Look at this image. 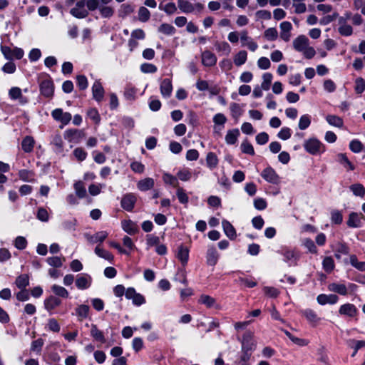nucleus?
<instances>
[{
    "mask_svg": "<svg viewBox=\"0 0 365 365\" xmlns=\"http://www.w3.org/2000/svg\"><path fill=\"white\" fill-rule=\"evenodd\" d=\"M121 227L125 232L130 235L136 234L139 230L138 225L130 220H123Z\"/></svg>",
    "mask_w": 365,
    "mask_h": 365,
    "instance_id": "aec40b11",
    "label": "nucleus"
},
{
    "mask_svg": "<svg viewBox=\"0 0 365 365\" xmlns=\"http://www.w3.org/2000/svg\"><path fill=\"white\" fill-rule=\"evenodd\" d=\"M338 161L347 170H354L355 167L354 165L349 161L346 155L344 153H339L337 156Z\"/></svg>",
    "mask_w": 365,
    "mask_h": 365,
    "instance_id": "c03bdc74",
    "label": "nucleus"
},
{
    "mask_svg": "<svg viewBox=\"0 0 365 365\" xmlns=\"http://www.w3.org/2000/svg\"><path fill=\"white\" fill-rule=\"evenodd\" d=\"M158 31L165 35H173L176 30L173 26L169 24H163L158 28Z\"/></svg>",
    "mask_w": 365,
    "mask_h": 365,
    "instance_id": "8fccbe9b",
    "label": "nucleus"
},
{
    "mask_svg": "<svg viewBox=\"0 0 365 365\" xmlns=\"http://www.w3.org/2000/svg\"><path fill=\"white\" fill-rule=\"evenodd\" d=\"M125 297L128 299H131L133 304L136 306H140L145 303V297L142 294L137 293L133 287H129L126 289Z\"/></svg>",
    "mask_w": 365,
    "mask_h": 365,
    "instance_id": "0eeeda50",
    "label": "nucleus"
},
{
    "mask_svg": "<svg viewBox=\"0 0 365 365\" xmlns=\"http://www.w3.org/2000/svg\"><path fill=\"white\" fill-rule=\"evenodd\" d=\"M46 328L53 332H59L61 329L60 324L57 322V320L54 318H51L48 320V323L46 324Z\"/></svg>",
    "mask_w": 365,
    "mask_h": 365,
    "instance_id": "680f3d73",
    "label": "nucleus"
},
{
    "mask_svg": "<svg viewBox=\"0 0 365 365\" xmlns=\"http://www.w3.org/2000/svg\"><path fill=\"white\" fill-rule=\"evenodd\" d=\"M113 0H87L86 1V5L87 7V10L89 11H93L96 9L99 10V7L101 5L100 2L102 4H108L112 2Z\"/></svg>",
    "mask_w": 365,
    "mask_h": 365,
    "instance_id": "cd10ccee",
    "label": "nucleus"
},
{
    "mask_svg": "<svg viewBox=\"0 0 365 365\" xmlns=\"http://www.w3.org/2000/svg\"><path fill=\"white\" fill-rule=\"evenodd\" d=\"M44 308L49 312H52L56 307L61 304V300L56 296H49L45 299Z\"/></svg>",
    "mask_w": 365,
    "mask_h": 365,
    "instance_id": "f3484780",
    "label": "nucleus"
},
{
    "mask_svg": "<svg viewBox=\"0 0 365 365\" xmlns=\"http://www.w3.org/2000/svg\"><path fill=\"white\" fill-rule=\"evenodd\" d=\"M159 9L164 11L168 15H171L177 11V6L173 2H170L165 5L160 4L159 5Z\"/></svg>",
    "mask_w": 365,
    "mask_h": 365,
    "instance_id": "3c124183",
    "label": "nucleus"
},
{
    "mask_svg": "<svg viewBox=\"0 0 365 365\" xmlns=\"http://www.w3.org/2000/svg\"><path fill=\"white\" fill-rule=\"evenodd\" d=\"M281 255L284 256V261L289 266L296 265L299 258V254L297 251L292 249L284 247L281 251Z\"/></svg>",
    "mask_w": 365,
    "mask_h": 365,
    "instance_id": "7ed1b4c3",
    "label": "nucleus"
},
{
    "mask_svg": "<svg viewBox=\"0 0 365 365\" xmlns=\"http://www.w3.org/2000/svg\"><path fill=\"white\" fill-rule=\"evenodd\" d=\"M220 255L217 249L214 247H210L207 249L206 253V262L209 266L214 267L218 262Z\"/></svg>",
    "mask_w": 365,
    "mask_h": 365,
    "instance_id": "2eb2a0df",
    "label": "nucleus"
},
{
    "mask_svg": "<svg viewBox=\"0 0 365 365\" xmlns=\"http://www.w3.org/2000/svg\"><path fill=\"white\" fill-rule=\"evenodd\" d=\"M75 283L78 289H87L91 286L92 277L88 274H78L76 277Z\"/></svg>",
    "mask_w": 365,
    "mask_h": 365,
    "instance_id": "1a4fd4ad",
    "label": "nucleus"
},
{
    "mask_svg": "<svg viewBox=\"0 0 365 365\" xmlns=\"http://www.w3.org/2000/svg\"><path fill=\"white\" fill-rule=\"evenodd\" d=\"M137 89L130 86H127L124 91V97L127 101H134L136 97Z\"/></svg>",
    "mask_w": 365,
    "mask_h": 365,
    "instance_id": "13d9d810",
    "label": "nucleus"
},
{
    "mask_svg": "<svg viewBox=\"0 0 365 365\" xmlns=\"http://www.w3.org/2000/svg\"><path fill=\"white\" fill-rule=\"evenodd\" d=\"M137 198L133 193H128L125 195L120 201V205L123 209L128 212H131L136 203Z\"/></svg>",
    "mask_w": 365,
    "mask_h": 365,
    "instance_id": "9d476101",
    "label": "nucleus"
},
{
    "mask_svg": "<svg viewBox=\"0 0 365 365\" xmlns=\"http://www.w3.org/2000/svg\"><path fill=\"white\" fill-rule=\"evenodd\" d=\"M240 133L237 128L229 130L227 132L225 140L227 144L234 145L237 143Z\"/></svg>",
    "mask_w": 365,
    "mask_h": 365,
    "instance_id": "c85d7f7f",
    "label": "nucleus"
},
{
    "mask_svg": "<svg viewBox=\"0 0 365 365\" xmlns=\"http://www.w3.org/2000/svg\"><path fill=\"white\" fill-rule=\"evenodd\" d=\"M35 140L31 136H26L22 142L21 147L25 153H31L34 147Z\"/></svg>",
    "mask_w": 365,
    "mask_h": 365,
    "instance_id": "2f4dec72",
    "label": "nucleus"
},
{
    "mask_svg": "<svg viewBox=\"0 0 365 365\" xmlns=\"http://www.w3.org/2000/svg\"><path fill=\"white\" fill-rule=\"evenodd\" d=\"M73 187L76 194L79 198H83L86 196V190L82 181L76 182Z\"/></svg>",
    "mask_w": 365,
    "mask_h": 365,
    "instance_id": "49530a36",
    "label": "nucleus"
},
{
    "mask_svg": "<svg viewBox=\"0 0 365 365\" xmlns=\"http://www.w3.org/2000/svg\"><path fill=\"white\" fill-rule=\"evenodd\" d=\"M178 6L182 12L185 14L194 11L193 4L185 0H178Z\"/></svg>",
    "mask_w": 365,
    "mask_h": 365,
    "instance_id": "72a5a7b5",
    "label": "nucleus"
},
{
    "mask_svg": "<svg viewBox=\"0 0 365 365\" xmlns=\"http://www.w3.org/2000/svg\"><path fill=\"white\" fill-rule=\"evenodd\" d=\"M322 266L327 273H330L334 269V259L331 257H326L323 259Z\"/></svg>",
    "mask_w": 365,
    "mask_h": 365,
    "instance_id": "4d7b16f0",
    "label": "nucleus"
},
{
    "mask_svg": "<svg viewBox=\"0 0 365 365\" xmlns=\"http://www.w3.org/2000/svg\"><path fill=\"white\" fill-rule=\"evenodd\" d=\"M280 38L285 42H288L291 38V31L292 25L289 21H283L279 24Z\"/></svg>",
    "mask_w": 365,
    "mask_h": 365,
    "instance_id": "4468645a",
    "label": "nucleus"
},
{
    "mask_svg": "<svg viewBox=\"0 0 365 365\" xmlns=\"http://www.w3.org/2000/svg\"><path fill=\"white\" fill-rule=\"evenodd\" d=\"M242 152L251 155H255V150L252 145L247 140H244L241 144Z\"/></svg>",
    "mask_w": 365,
    "mask_h": 365,
    "instance_id": "0e129e2a",
    "label": "nucleus"
},
{
    "mask_svg": "<svg viewBox=\"0 0 365 365\" xmlns=\"http://www.w3.org/2000/svg\"><path fill=\"white\" fill-rule=\"evenodd\" d=\"M264 37L268 41H275L278 37V32L275 28H269L264 32Z\"/></svg>",
    "mask_w": 365,
    "mask_h": 365,
    "instance_id": "052dcab7",
    "label": "nucleus"
},
{
    "mask_svg": "<svg viewBox=\"0 0 365 365\" xmlns=\"http://www.w3.org/2000/svg\"><path fill=\"white\" fill-rule=\"evenodd\" d=\"M9 96L13 101L18 100L21 105H24L29 102L28 98L23 96L21 89L16 86L9 89Z\"/></svg>",
    "mask_w": 365,
    "mask_h": 365,
    "instance_id": "ddd939ff",
    "label": "nucleus"
},
{
    "mask_svg": "<svg viewBox=\"0 0 365 365\" xmlns=\"http://www.w3.org/2000/svg\"><path fill=\"white\" fill-rule=\"evenodd\" d=\"M339 313L341 315L354 317L357 314L358 309L354 304L346 303L339 307Z\"/></svg>",
    "mask_w": 365,
    "mask_h": 365,
    "instance_id": "dca6fc26",
    "label": "nucleus"
},
{
    "mask_svg": "<svg viewBox=\"0 0 365 365\" xmlns=\"http://www.w3.org/2000/svg\"><path fill=\"white\" fill-rule=\"evenodd\" d=\"M177 176L182 181H188L192 178V173L188 168H184L178 172Z\"/></svg>",
    "mask_w": 365,
    "mask_h": 365,
    "instance_id": "774afa93",
    "label": "nucleus"
},
{
    "mask_svg": "<svg viewBox=\"0 0 365 365\" xmlns=\"http://www.w3.org/2000/svg\"><path fill=\"white\" fill-rule=\"evenodd\" d=\"M215 46L217 51L223 52L226 55H228L231 51V48L228 43L225 41L216 42Z\"/></svg>",
    "mask_w": 365,
    "mask_h": 365,
    "instance_id": "6e6d98bb",
    "label": "nucleus"
},
{
    "mask_svg": "<svg viewBox=\"0 0 365 365\" xmlns=\"http://www.w3.org/2000/svg\"><path fill=\"white\" fill-rule=\"evenodd\" d=\"M326 120L329 125L334 127L341 128L344 125L342 118L335 115H327Z\"/></svg>",
    "mask_w": 365,
    "mask_h": 365,
    "instance_id": "a19ab883",
    "label": "nucleus"
},
{
    "mask_svg": "<svg viewBox=\"0 0 365 365\" xmlns=\"http://www.w3.org/2000/svg\"><path fill=\"white\" fill-rule=\"evenodd\" d=\"M328 289L330 292L338 293L341 295L348 294V288L344 284L333 282L328 285Z\"/></svg>",
    "mask_w": 365,
    "mask_h": 365,
    "instance_id": "393cba45",
    "label": "nucleus"
},
{
    "mask_svg": "<svg viewBox=\"0 0 365 365\" xmlns=\"http://www.w3.org/2000/svg\"><path fill=\"white\" fill-rule=\"evenodd\" d=\"M108 234L106 231H100L91 235L90 234H85V237L87 241L91 244L97 242L102 243L108 237Z\"/></svg>",
    "mask_w": 365,
    "mask_h": 365,
    "instance_id": "a211bd4d",
    "label": "nucleus"
},
{
    "mask_svg": "<svg viewBox=\"0 0 365 365\" xmlns=\"http://www.w3.org/2000/svg\"><path fill=\"white\" fill-rule=\"evenodd\" d=\"M311 124V117L307 114L302 115L299 120V128L300 130L307 129Z\"/></svg>",
    "mask_w": 365,
    "mask_h": 365,
    "instance_id": "bf43d9fd",
    "label": "nucleus"
},
{
    "mask_svg": "<svg viewBox=\"0 0 365 365\" xmlns=\"http://www.w3.org/2000/svg\"><path fill=\"white\" fill-rule=\"evenodd\" d=\"M94 252L95 254L101 258L108 260L110 262H112L113 261V255L108 250H106L101 247L100 245L96 247Z\"/></svg>",
    "mask_w": 365,
    "mask_h": 365,
    "instance_id": "7c9ffc66",
    "label": "nucleus"
},
{
    "mask_svg": "<svg viewBox=\"0 0 365 365\" xmlns=\"http://www.w3.org/2000/svg\"><path fill=\"white\" fill-rule=\"evenodd\" d=\"M261 176L267 182L272 184H279L280 182V178L276 171L271 167H267L262 170Z\"/></svg>",
    "mask_w": 365,
    "mask_h": 365,
    "instance_id": "423d86ee",
    "label": "nucleus"
},
{
    "mask_svg": "<svg viewBox=\"0 0 365 365\" xmlns=\"http://www.w3.org/2000/svg\"><path fill=\"white\" fill-rule=\"evenodd\" d=\"M92 93L93 98L100 102L104 97V89L99 81H96L92 86Z\"/></svg>",
    "mask_w": 365,
    "mask_h": 365,
    "instance_id": "4be33fe9",
    "label": "nucleus"
},
{
    "mask_svg": "<svg viewBox=\"0 0 365 365\" xmlns=\"http://www.w3.org/2000/svg\"><path fill=\"white\" fill-rule=\"evenodd\" d=\"M91 336L96 341H98L101 344H104L106 342V338L103 332L101 331L96 324H93L91 326Z\"/></svg>",
    "mask_w": 365,
    "mask_h": 365,
    "instance_id": "bb28decb",
    "label": "nucleus"
},
{
    "mask_svg": "<svg viewBox=\"0 0 365 365\" xmlns=\"http://www.w3.org/2000/svg\"><path fill=\"white\" fill-rule=\"evenodd\" d=\"M64 261V258L61 259L59 257H50L46 259L47 263L53 267H61L63 264V262Z\"/></svg>",
    "mask_w": 365,
    "mask_h": 365,
    "instance_id": "e2e57ef3",
    "label": "nucleus"
},
{
    "mask_svg": "<svg viewBox=\"0 0 365 365\" xmlns=\"http://www.w3.org/2000/svg\"><path fill=\"white\" fill-rule=\"evenodd\" d=\"M255 346L253 334L250 331H246L242 336V351H247L252 353L255 350Z\"/></svg>",
    "mask_w": 365,
    "mask_h": 365,
    "instance_id": "6e6552de",
    "label": "nucleus"
},
{
    "mask_svg": "<svg viewBox=\"0 0 365 365\" xmlns=\"http://www.w3.org/2000/svg\"><path fill=\"white\" fill-rule=\"evenodd\" d=\"M39 89L41 94L46 98H51L54 94V84L51 78L46 74L39 77Z\"/></svg>",
    "mask_w": 365,
    "mask_h": 365,
    "instance_id": "f257e3e1",
    "label": "nucleus"
},
{
    "mask_svg": "<svg viewBox=\"0 0 365 365\" xmlns=\"http://www.w3.org/2000/svg\"><path fill=\"white\" fill-rule=\"evenodd\" d=\"M15 284L19 289H24L29 284V277L28 274H23L18 276Z\"/></svg>",
    "mask_w": 365,
    "mask_h": 365,
    "instance_id": "58836bf2",
    "label": "nucleus"
},
{
    "mask_svg": "<svg viewBox=\"0 0 365 365\" xmlns=\"http://www.w3.org/2000/svg\"><path fill=\"white\" fill-rule=\"evenodd\" d=\"M160 93L163 97L168 98L171 96L173 91L172 81L169 78L162 81L160 86Z\"/></svg>",
    "mask_w": 365,
    "mask_h": 365,
    "instance_id": "412c9836",
    "label": "nucleus"
},
{
    "mask_svg": "<svg viewBox=\"0 0 365 365\" xmlns=\"http://www.w3.org/2000/svg\"><path fill=\"white\" fill-rule=\"evenodd\" d=\"M98 11L101 17L106 19L111 18L115 13L114 9L110 6H107V4L101 5Z\"/></svg>",
    "mask_w": 365,
    "mask_h": 365,
    "instance_id": "473e14b6",
    "label": "nucleus"
},
{
    "mask_svg": "<svg viewBox=\"0 0 365 365\" xmlns=\"http://www.w3.org/2000/svg\"><path fill=\"white\" fill-rule=\"evenodd\" d=\"M19 178L25 182H34L35 180L34 177V173L29 170H20L19 171Z\"/></svg>",
    "mask_w": 365,
    "mask_h": 365,
    "instance_id": "f704fd0d",
    "label": "nucleus"
},
{
    "mask_svg": "<svg viewBox=\"0 0 365 365\" xmlns=\"http://www.w3.org/2000/svg\"><path fill=\"white\" fill-rule=\"evenodd\" d=\"M284 334L293 343L298 346H307L309 343L307 340L294 336L288 331H284Z\"/></svg>",
    "mask_w": 365,
    "mask_h": 365,
    "instance_id": "de8ad7c7",
    "label": "nucleus"
},
{
    "mask_svg": "<svg viewBox=\"0 0 365 365\" xmlns=\"http://www.w3.org/2000/svg\"><path fill=\"white\" fill-rule=\"evenodd\" d=\"M84 137V133L77 129H68L64 132V138L68 142L78 143Z\"/></svg>",
    "mask_w": 365,
    "mask_h": 365,
    "instance_id": "9b49d317",
    "label": "nucleus"
},
{
    "mask_svg": "<svg viewBox=\"0 0 365 365\" xmlns=\"http://www.w3.org/2000/svg\"><path fill=\"white\" fill-rule=\"evenodd\" d=\"M262 82L261 87L264 91H268L272 81V74L270 73H265L262 75Z\"/></svg>",
    "mask_w": 365,
    "mask_h": 365,
    "instance_id": "864d4df0",
    "label": "nucleus"
},
{
    "mask_svg": "<svg viewBox=\"0 0 365 365\" xmlns=\"http://www.w3.org/2000/svg\"><path fill=\"white\" fill-rule=\"evenodd\" d=\"M155 182L151 178H146L143 180L138 181L137 183V187L140 191H147L152 189L154 187Z\"/></svg>",
    "mask_w": 365,
    "mask_h": 365,
    "instance_id": "c756f323",
    "label": "nucleus"
},
{
    "mask_svg": "<svg viewBox=\"0 0 365 365\" xmlns=\"http://www.w3.org/2000/svg\"><path fill=\"white\" fill-rule=\"evenodd\" d=\"M163 180L166 184H168L174 187H179L178 178L170 174L165 173L163 176Z\"/></svg>",
    "mask_w": 365,
    "mask_h": 365,
    "instance_id": "5fc2aeb1",
    "label": "nucleus"
},
{
    "mask_svg": "<svg viewBox=\"0 0 365 365\" xmlns=\"http://www.w3.org/2000/svg\"><path fill=\"white\" fill-rule=\"evenodd\" d=\"M308 46L309 39L304 35L299 36L293 41V47L299 52H303Z\"/></svg>",
    "mask_w": 365,
    "mask_h": 365,
    "instance_id": "6ab92c4d",
    "label": "nucleus"
},
{
    "mask_svg": "<svg viewBox=\"0 0 365 365\" xmlns=\"http://www.w3.org/2000/svg\"><path fill=\"white\" fill-rule=\"evenodd\" d=\"M53 118L61 123L63 125L69 123L72 119L71 114L68 112H63L61 108H56L51 112Z\"/></svg>",
    "mask_w": 365,
    "mask_h": 365,
    "instance_id": "39448f33",
    "label": "nucleus"
},
{
    "mask_svg": "<svg viewBox=\"0 0 365 365\" xmlns=\"http://www.w3.org/2000/svg\"><path fill=\"white\" fill-rule=\"evenodd\" d=\"M206 163L207 166L211 170L217 166L218 158L215 153L210 152L207 153L206 156Z\"/></svg>",
    "mask_w": 365,
    "mask_h": 365,
    "instance_id": "79ce46f5",
    "label": "nucleus"
},
{
    "mask_svg": "<svg viewBox=\"0 0 365 365\" xmlns=\"http://www.w3.org/2000/svg\"><path fill=\"white\" fill-rule=\"evenodd\" d=\"M178 258L182 265H185L189 258V250L187 247H180L178 252Z\"/></svg>",
    "mask_w": 365,
    "mask_h": 365,
    "instance_id": "a18cd8bd",
    "label": "nucleus"
},
{
    "mask_svg": "<svg viewBox=\"0 0 365 365\" xmlns=\"http://www.w3.org/2000/svg\"><path fill=\"white\" fill-rule=\"evenodd\" d=\"M76 312L78 319L82 321L83 319L88 317L89 313V307L86 304L79 305L76 309Z\"/></svg>",
    "mask_w": 365,
    "mask_h": 365,
    "instance_id": "37998d69",
    "label": "nucleus"
},
{
    "mask_svg": "<svg viewBox=\"0 0 365 365\" xmlns=\"http://www.w3.org/2000/svg\"><path fill=\"white\" fill-rule=\"evenodd\" d=\"M86 6L85 0H80L77 1L75 7L71 9V14L78 19L87 17L88 16V11L85 8Z\"/></svg>",
    "mask_w": 365,
    "mask_h": 365,
    "instance_id": "20e7f679",
    "label": "nucleus"
},
{
    "mask_svg": "<svg viewBox=\"0 0 365 365\" xmlns=\"http://www.w3.org/2000/svg\"><path fill=\"white\" fill-rule=\"evenodd\" d=\"M304 150L309 154L316 155L325 151L324 144L316 138H310L304 142Z\"/></svg>",
    "mask_w": 365,
    "mask_h": 365,
    "instance_id": "f03ea898",
    "label": "nucleus"
},
{
    "mask_svg": "<svg viewBox=\"0 0 365 365\" xmlns=\"http://www.w3.org/2000/svg\"><path fill=\"white\" fill-rule=\"evenodd\" d=\"M51 291L53 293L58 297H62V298H68L69 296V293L68 290L60 285L58 284H53L51 286Z\"/></svg>",
    "mask_w": 365,
    "mask_h": 365,
    "instance_id": "e433bc0d",
    "label": "nucleus"
},
{
    "mask_svg": "<svg viewBox=\"0 0 365 365\" xmlns=\"http://www.w3.org/2000/svg\"><path fill=\"white\" fill-rule=\"evenodd\" d=\"M199 303L205 305L207 308L217 307L215 299L206 294L200 296Z\"/></svg>",
    "mask_w": 365,
    "mask_h": 365,
    "instance_id": "4c0bfd02",
    "label": "nucleus"
},
{
    "mask_svg": "<svg viewBox=\"0 0 365 365\" xmlns=\"http://www.w3.org/2000/svg\"><path fill=\"white\" fill-rule=\"evenodd\" d=\"M349 188L356 196L363 197L365 195V188L364 185L360 183L353 184Z\"/></svg>",
    "mask_w": 365,
    "mask_h": 365,
    "instance_id": "09e8293b",
    "label": "nucleus"
},
{
    "mask_svg": "<svg viewBox=\"0 0 365 365\" xmlns=\"http://www.w3.org/2000/svg\"><path fill=\"white\" fill-rule=\"evenodd\" d=\"M217 56L209 50H205L201 53V61L203 66L206 67L214 66L217 63Z\"/></svg>",
    "mask_w": 365,
    "mask_h": 365,
    "instance_id": "f8f14e48",
    "label": "nucleus"
},
{
    "mask_svg": "<svg viewBox=\"0 0 365 365\" xmlns=\"http://www.w3.org/2000/svg\"><path fill=\"white\" fill-rule=\"evenodd\" d=\"M222 225L225 234L229 239L232 240L237 237L236 230L229 221L223 220L222 222Z\"/></svg>",
    "mask_w": 365,
    "mask_h": 365,
    "instance_id": "b1692460",
    "label": "nucleus"
},
{
    "mask_svg": "<svg viewBox=\"0 0 365 365\" xmlns=\"http://www.w3.org/2000/svg\"><path fill=\"white\" fill-rule=\"evenodd\" d=\"M247 59V53L245 50L240 51L234 56V63L237 66H240L245 63Z\"/></svg>",
    "mask_w": 365,
    "mask_h": 365,
    "instance_id": "ea45409f",
    "label": "nucleus"
},
{
    "mask_svg": "<svg viewBox=\"0 0 365 365\" xmlns=\"http://www.w3.org/2000/svg\"><path fill=\"white\" fill-rule=\"evenodd\" d=\"M351 264L359 271H365V262H359L356 255L350 256Z\"/></svg>",
    "mask_w": 365,
    "mask_h": 365,
    "instance_id": "69168bd1",
    "label": "nucleus"
},
{
    "mask_svg": "<svg viewBox=\"0 0 365 365\" xmlns=\"http://www.w3.org/2000/svg\"><path fill=\"white\" fill-rule=\"evenodd\" d=\"M317 300V302L321 305H324L326 304H334L338 302L339 297L335 294L327 295L321 294L318 295Z\"/></svg>",
    "mask_w": 365,
    "mask_h": 365,
    "instance_id": "5701e85b",
    "label": "nucleus"
},
{
    "mask_svg": "<svg viewBox=\"0 0 365 365\" xmlns=\"http://www.w3.org/2000/svg\"><path fill=\"white\" fill-rule=\"evenodd\" d=\"M363 217L362 214L356 212H351L349 214L347 225L349 227H361V220Z\"/></svg>",
    "mask_w": 365,
    "mask_h": 365,
    "instance_id": "a878e982",
    "label": "nucleus"
},
{
    "mask_svg": "<svg viewBox=\"0 0 365 365\" xmlns=\"http://www.w3.org/2000/svg\"><path fill=\"white\" fill-rule=\"evenodd\" d=\"M292 1L296 14H303L306 11L307 6L304 3L305 0H292Z\"/></svg>",
    "mask_w": 365,
    "mask_h": 365,
    "instance_id": "603ef678",
    "label": "nucleus"
},
{
    "mask_svg": "<svg viewBox=\"0 0 365 365\" xmlns=\"http://www.w3.org/2000/svg\"><path fill=\"white\" fill-rule=\"evenodd\" d=\"M230 108L231 115L234 118L238 119L241 116L242 111L239 104L232 103L230 104Z\"/></svg>",
    "mask_w": 365,
    "mask_h": 365,
    "instance_id": "338daca9",
    "label": "nucleus"
},
{
    "mask_svg": "<svg viewBox=\"0 0 365 365\" xmlns=\"http://www.w3.org/2000/svg\"><path fill=\"white\" fill-rule=\"evenodd\" d=\"M302 314L306 317V319L310 323H312L314 324H317L320 320V318L318 317L316 312L314 310L310 309H307L305 310H303Z\"/></svg>",
    "mask_w": 365,
    "mask_h": 365,
    "instance_id": "c9c22d12",
    "label": "nucleus"
}]
</instances>
